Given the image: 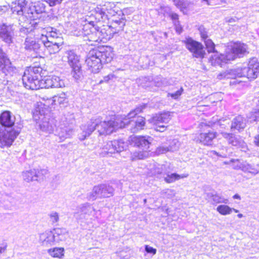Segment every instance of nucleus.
Returning <instances> with one entry per match:
<instances>
[{
  "label": "nucleus",
  "instance_id": "nucleus-49",
  "mask_svg": "<svg viewBox=\"0 0 259 259\" xmlns=\"http://www.w3.org/2000/svg\"><path fill=\"white\" fill-rule=\"evenodd\" d=\"M145 249L147 253H152L153 254H155L156 253V249L148 245H145Z\"/></svg>",
  "mask_w": 259,
  "mask_h": 259
},
{
  "label": "nucleus",
  "instance_id": "nucleus-22",
  "mask_svg": "<svg viewBox=\"0 0 259 259\" xmlns=\"http://www.w3.org/2000/svg\"><path fill=\"white\" fill-rule=\"evenodd\" d=\"M52 232L57 243L65 241L68 237V231L65 228H56Z\"/></svg>",
  "mask_w": 259,
  "mask_h": 259
},
{
  "label": "nucleus",
  "instance_id": "nucleus-33",
  "mask_svg": "<svg viewBox=\"0 0 259 259\" xmlns=\"http://www.w3.org/2000/svg\"><path fill=\"white\" fill-rule=\"evenodd\" d=\"M63 248H54L48 250L49 254L53 257L61 258L64 255Z\"/></svg>",
  "mask_w": 259,
  "mask_h": 259
},
{
  "label": "nucleus",
  "instance_id": "nucleus-42",
  "mask_svg": "<svg viewBox=\"0 0 259 259\" xmlns=\"http://www.w3.org/2000/svg\"><path fill=\"white\" fill-rule=\"evenodd\" d=\"M230 162L232 163L231 166L234 169H241L244 162H242L238 159H232L230 160Z\"/></svg>",
  "mask_w": 259,
  "mask_h": 259
},
{
  "label": "nucleus",
  "instance_id": "nucleus-31",
  "mask_svg": "<svg viewBox=\"0 0 259 259\" xmlns=\"http://www.w3.org/2000/svg\"><path fill=\"white\" fill-rule=\"evenodd\" d=\"M188 176V174H182L180 175L176 173H173L170 175H167L164 177V180L166 183H171L180 179L187 178Z\"/></svg>",
  "mask_w": 259,
  "mask_h": 259
},
{
  "label": "nucleus",
  "instance_id": "nucleus-34",
  "mask_svg": "<svg viewBox=\"0 0 259 259\" xmlns=\"http://www.w3.org/2000/svg\"><path fill=\"white\" fill-rule=\"evenodd\" d=\"M45 8L44 5L40 3H35L33 6L30 7V13L33 14L34 12L36 14H40L45 11Z\"/></svg>",
  "mask_w": 259,
  "mask_h": 259
},
{
  "label": "nucleus",
  "instance_id": "nucleus-16",
  "mask_svg": "<svg viewBox=\"0 0 259 259\" xmlns=\"http://www.w3.org/2000/svg\"><path fill=\"white\" fill-rule=\"evenodd\" d=\"M217 133L213 131L201 133L197 138V142L199 141L204 145H211L213 140L217 137Z\"/></svg>",
  "mask_w": 259,
  "mask_h": 259
},
{
  "label": "nucleus",
  "instance_id": "nucleus-29",
  "mask_svg": "<svg viewBox=\"0 0 259 259\" xmlns=\"http://www.w3.org/2000/svg\"><path fill=\"white\" fill-rule=\"evenodd\" d=\"M42 71V69L40 66H30L27 68L24 71L27 73V75H33L36 78H39L40 79L41 77V73Z\"/></svg>",
  "mask_w": 259,
  "mask_h": 259
},
{
  "label": "nucleus",
  "instance_id": "nucleus-30",
  "mask_svg": "<svg viewBox=\"0 0 259 259\" xmlns=\"http://www.w3.org/2000/svg\"><path fill=\"white\" fill-rule=\"evenodd\" d=\"M10 64L9 59L7 58L6 54L0 49V68L2 70L4 73L6 75L5 71L7 69V67Z\"/></svg>",
  "mask_w": 259,
  "mask_h": 259
},
{
  "label": "nucleus",
  "instance_id": "nucleus-43",
  "mask_svg": "<svg viewBox=\"0 0 259 259\" xmlns=\"http://www.w3.org/2000/svg\"><path fill=\"white\" fill-rule=\"evenodd\" d=\"M248 120L250 122L255 121L259 119V109L254 110L251 112L247 116Z\"/></svg>",
  "mask_w": 259,
  "mask_h": 259
},
{
  "label": "nucleus",
  "instance_id": "nucleus-28",
  "mask_svg": "<svg viewBox=\"0 0 259 259\" xmlns=\"http://www.w3.org/2000/svg\"><path fill=\"white\" fill-rule=\"evenodd\" d=\"M40 240L44 245L52 244L55 242V238L52 231L45 232L40 234Z\"/></svg>",
  "mask_w": 259,
  "mask_h": 259
},
{
  "label": "nucleus",
  "instance_id": "nucleus-35",
  "mask_svg": "<svg viewBox=\"0 0 259 259\" xmlns=\"http://www.w3.org/2000/svg\"><path fill=\"white\" fill-rule=\"evenodd\" d=\"M66 95L65 93H61L58 96H55L50 99L52 104H56L57 103L61 104H63L66 100Z\"/></svg>",
  "mask_w": 259,
  "mask_h": 259
},
{
  "label": "nucleus",
  "instance_id": "nucleus-10",
  "mask_svg": "<svg viewBox=\"0 0 259 259\" xmlns=\"http://www.w3.org/2000/svg\"><path fill=\"white\" fill-rule=\"evenodd\" d=\"M27 73L24 72L22 76V82L26 89L32 90H36L42 88L43 81L39 78L34 77L33 75H27Z\"/></svg>",
  "mask_w": 259,
  "mask_h": 259
},
{
  "label": "nucleus",
  "instance_id": "nucleus-8",
  "mask_svg": "<svg viewBox=\"0 0 259 259\" xmlns=\"http://www.w3.org/2000/svg\"><path fill=\"white\" fill-rule=\"evenodd\" d=\"M65 57L68 59V63L72 69V75L75 79L80 78L81 73V64L79 61V56L72 50L65 52Z\"/></svg>",
  "mask_w": 259,
  "mask_h": 259
},
{
  "label": "nucleus",
  "instance_id": "nucleus-52",
  "mask_svg": "<svg viewBox=\"0 0 259 259\" xmlns=\"http://www.w3.org/2000/svg\"><path fill=\"white\" fill-rule=\"evenodd\" d=\"M155 125H156V127H155V130L156 131H158L160 132H163L164 131H165L166 130V126H165L164 125H160V124H159Z\"/></svg>",
  "mask_w": 259,
  "mask_h": 259
},
{
  "label": "nucleus",
  "instance_id": "nucleus-60",
  "mask_svg": "<svg viewBox=\"0 0 259 259\" xmlns=\"http://www.w3.org/2000/svg\"><path fill=\"white\" fill-rule=\"evenodd\" d=\"M37 172L38 174V178H41L42 177V174L41 173L40 170L36 169Z\"/></svg>",
  "mask_w": 259,
  "mask_h": 259
},
{
  "label": "nucleus",
  "instance_id": "nucleus-3",
  "mask_svg": "<svg viewBox=\"0 0 259 259\" xmlns=\"http://www.w3.org/2000/svg\"><path fill=\"white\" fill-rule=\"evenodd\" d=\"M15 117L8 111L0 115V147H10L20 133V129L15 125Z\"/></svg>",
  "mask_w": 259,
  "mask_h": 259
},
{
  "label": "nucleus",
  "instance_id": "nucleus-26",
  "mask_svg": "<svg viewBox=\"0 0 259 259\" xmlns=\"http://www.w3.org/2000/svg\"><path fill=\"white\" fill-rule=\"evenodd\" d=\"M29 0H18L17 5L12 8L13 13L23 15L26 10Z\"/></svg>",
  "mask_w": 259,
  "mask_h": 259
},
{
  "label": "nucleus",
  "instance_id": "nucleus-4",
  "mask_svg": "<svg viewBox=\"0 0 259 259\" xmlns=\"http://www.w3.org/2000/svg\"><path fill=\"white\" fill-rule=\"evenodd\" d=\"M259 74V62L255 58L250 60L247 67L238 68L234 69L227 70L218 75V78L234 79L230 82L231 84H234L246 82L245 80H240L239 78H243L245 79H253L256 78Z\"/></svg>",
  "mask_w": 259,
  "mask_h": 259
},
{
  "label": "nucleus",
  "instance_id": "nucleus-38",
  "mask_svg": "<svg viewBox=\"0 0 259 259\" xmlns=\"http://www.w3.org/2000/svg\"><path fill=\"white\" fill-rule=\"evenodd\" d=\"M207 197L209 201H212L213 203H218L225 202L223 200V198L216 194L208 193L207 194Z\"/></svg>",
  "mask_w": 259,
  "mask_h": 259
},
{
  "label": "nucleus",
  "instance_id": "nucleus-1",
  "mask_svg": "<svg viewBox=\"0 0 259 259\" xmlns=\"http://www.w3.org/2000/svg\"><path fill=\"white\" fill-rule=\"evenodd\" d=\"M145 107V105L137 107L126 115H124L120 120V123L115 119L103 121L102 118L100 116L94 117L86 124H82L80 126L81 133L78 134V138L80 140H84L87 137L90 136L95 130H98L100 135L105 134L109 135L119 128L125 127L128 125L130 119L141 112Z\"/></svg>",
  "mask_w": 259,
  "mask_h": 259
},
{
  "label": "nucleus",
  "instance_id": "nucleus-17",
  "mask_svg": "<svg viewBox=\"0 0 259 259\" xmlns=\"http://www.w3.org/2000/svg\"><path fill=\"white\" fill-rule=\"evenodd\" d=\"M58 42L49 41L41 42L50 54H54L59 52L60 47L63 44V38H59Z\"/></svg>",
  "mask_w": 259,
  "mask_h": 259
},
{
  "label": "nucleus",
  "instance_id": "nucleus-11",
  "mask_svg": "<svg viewBox=\"0 0 259 259\" xmlns=\"http://www.w3.org/2000/svg\"><path fill=\"white\" fill-rule=\"evenodd\" d=\"M112 4L108 3L104 5L103 8H97L96 11V17L99 20L105 21L106 20H109L110 16H113L116 14V12L112 9Z\"/></svg>",
  "mask_w": 259,
  "mask_h": 259
},
{
  "label": "nucleus",
  "instance_id": "nucleus-37",
  "mask_svg": "<svg viewBox=\"0 0 259 259\" xmlns=\"http://www.w3.org/2000/svg\"><path fill=\"white\" fill-rule=\"evenodd\" d=\"M115 152L113 141L107 142L103 148V153L105 154H112Z\"/></svg>",
  "mask_w": 259,
  "mask_h": 259
},
{
  "label": "nucleus",
  "instance_id": "nucleus-21",
  "mask_svg": "<svg viewBox=\"0 0 259 259\" xmlns=\"http://www.w3.org/2000/svg\"><path fill=\"white\" fill-rule=\"evenodd\" d=\"M246 119L243 116L238 115L232 120L231 129L232 131L234 130L240 131L246 127Z\"/></svg>",
  "mask_w": 259,
  "mask_h": 259
},
{
  "label": "nucleus",
  "instance_id": "nucleus-39",
  "mask_svg": "<svg viewBox=\"0 0 259 259\" xmlns=\"http://www.w3.org/2000/svg\"><path fill=\"white\" fill-rule=\"evenodd\" d=\"M217 210L222 215L230 214L232 211V208L226 205H220L217 208Z\"/></svg>",
  "mask_w": 259,
  "mask_h": 259
},
{
  "label": "nucleus",
  "instance_id": "nucleus-41",
  "mask_svg": "<svg viewBox=\"0 0 259 259\" xmlns=\"http://www.w3.org/2000/svg\"><path fill=\"white\" fill-rule=\"evenodd\" d=\"M204 42L208 53L213 52L215 53V54H218L219 55H220L218 53L215 52V45L211 39H207L205 40ZM214 55H215V54Z\"/></svg>",
  "mask_w": 259,
  "mask_h": 259
},
{
  "label": "nucleus",
  "instance_id": "nucleus-23",
  "mask_svg": "<svg viewBox=\"0 0 259 259\" xmlns=\"http://www.w3.org/2000/svg\"><path fill=\"white\" fill-rule=\"evenodd\" d=\"M171 117L169 112H164L156 114L154 116L151 122L154 125H158L160 123H167L170 120Z\"/></svg>",
  "mask_w": 259,
  "mask_h": 259
},
{
  "label": "nucleus",
  "instance_id": "nucleus-53",
  "mask_svg": "<svg viewBox=\"0 0 259 259\" xmlns=\"http://www.w3.org/2000/svg\"><path fill=\"white\" fill-rule=\"evenodd\" d=\"M174 4L177 7H183L184 6V0H172Z\"/></svg>",
  "mask_w": 259,
  "mask_h": 259
},
{
  "label": "nucleus",
  "instance_id": "nucleus-56",
  "mask_svg": "<svg viewBox=\"0 0 259 259\" xmlns=\"http://www.w3.org/2000/svg\"><path fill=\"white\" fill-rule=\"evenodd\" d=\"M233 134L231 133H227L226 132H221V135L222 136L226 139L229 141L230 138L231 137Z\"/></svg>",
  "mask_w": 259,
  "mask_h": 259
},
{
  "label": "nucleus",
  "instance_id": "nucleus-14",
  "mask_svg": "<svg viewBox=\"0 0 259 259\" xmlns=\"http://www.w3.org/2000/svg\"><path fill=\"white\" fill-rule=\"evenodd\" d=\"M42 81H43L42 88H63L65 85L63 80L59 76L55 75L49 76L46 79H42Z\"/></svg>",
  "mask_w": 259,
  "mask_h": 259
},
{
  "label": "nucleus",
  "instance_id": "nucleus-44",
  "mask_svg": "<svg viewBox=\"0 0 259 259\" xmlns=\"http://www.w3.org/2000/svg\"><path fill=\"white\" fill-rule=\"evenodd\" d=\"M154 82L155 83V86L158 87L164 86L166 84L165 79H163L160 76L155 78Z\"/></svg>",
  "mask_w": 259,
  "mask_h": 259
},
{
  "label": "nucleus",
  "instance_id": "nucleus-32",
  "mask_svg": "<svg viewBox=\"0 0 259 259\" xmlns=\"http://www.w3.org/2000/svg\"><path fill=\"white\" fill-rule=\"evenodd\" d=\"M113 142L116 152H120L127 147V143L123 140H114Z\"/></svg>",
  "mask_w": 259,
  "mask_h": 259
},
{
  "label": "nucleus",
  "instance_id": "nucleus-54",
  "mask_svg": "<svg viewBox=\"0 0 259 259\" xmlns=\"http://www.w3.org/2000/svg\"><path fill=\"white\" fill-rule=\"evenodd\" d=\"M33 47H32V50L34 52L37 53L39 48H40V44L38 42H36L35 41L33 42Z\"/></svg>",
  "mask_w": 259,
  "mask_h": 259
},
{
  "label": "nucleus",
  "instance_id": "nucleus-6",
  "mask_svg": "<svg viewBox=\"0 0 259 259\" xmlns=\"http://www.w3.org/2000/svg\"><path fill=\"white\" fill-rule=\"evenodd\" d=\"M248 53L247 46L243 43L234 44L226 50L225 54H216L211 56L210 61L213 65H221L223 62L227 63L228 61H232L236 58H241Z\"/></svg>",
  "mask_w": 259,
  "mask_h": 259
},
{
  "label": "nucleus",
  "instance_id": "nucleus-2",
  "mask_svg": "<svg viewBox=\"0 0 259 259\" xmlns=\"http://www.w3.org/2000/svg\"><path fill=\"white\" fill-rule=\"evenodd\" d=\"M75 34L81 37L84 41L93 42H104L113 37V32L109 25L100 26L93 21L86 23Z\"/></svg>",
  "mask_w": 259,
  "mask_h": 259
},
{
  "label": "nucleus",
  "instance_id": "nucleus-55",
  "mask_svg": "<svg viewBox=\"0 0 259 259\" xmlns=\"http://www.w3.org/2000/svg\"><path fill=\"white\" fill-rule=\"evenodd\" d=\"M200 35L201 38L205 41L207 39V35L206 32L204 30H202L201 28L200 29Z\"/></svg>",
  "mask_w": 259,
  "mask_h": 259
},
{
  "label": "nucleus",
  "instance_id": "nucleus-24",
  "mask_svg": "<svg viewBox=\"0 0 259 259\" xmlns=\"http://www.w3.org/2000/svg\"><path fill=\"white\" fill-rule=\"evenodd\" d=\"M93 207L88 204H83L79 206L77 211L74 212V216L77 219H82L85 218V215L91 212Z\"/></svg>",
  "mask_w": 259,
  "mask_h": 259
},
{
  "label": "nucleus",
  "instance_id": "nucleus-27",
  "mask_svg": "<svg viewBox=\"0 0 259 259\" xmlns=\"http://www.w3.org/2000/svg\"><path fill=\"white\" fill-rule=\"evenodd\" d=\"M23 179L24 181L29 182L33 181H37L38 179V174L36 169H30L23 172Z\"/></svg>",
  "mask_w": 259,
  "mask_h": 259
},
{
  "label": "nucleus",
  "instance_id": "nucleus-7",
  "mask_svg": "<svg viewBox=\"0 0 259 259\" xmlns=\"http://www.w3.org/2000/svg\"><path fill=\"white\" fill-rule=\"evenodd\" d=\"M114 191L113 188L109 185L101 184L95 186L88 194L87 198L92 201L97 198H108L113 196Z\"/></svg>",
  "mask_w": 259,
  "mask_h": 259
},
{
  "label": "nucleus",
  "instance_id": "nucleus-58",
  "mask_svg": "<svg viewBox=\"0 0 259 259\" xmlns=\"http://www.w3.org/2000/svg\"><path fill=\"white\" fill-rule=\"evenodd\" d=\"M6 248H7L6 245L3 247H0V253L4 252L6 250Z\"/></svg>",
  "mask_w": 259,
  "mask_h": 259
},
{
  "label": "nucleus",
  "instance_id": "nucleus-12",
  "mask_svg": "<svg viewBox=\"0 0 259 259\" xmlns=\"http://www.w3.org/2000/svg\"><path fill=\"white\" fill-rule=\"evenodd\" d=\"M73 133L74 131L71 126L61 124L56 128L55 135L58 138L56 140L61 142L66 139L70 138Z\"/></svg>",
  "mask_w": 259,
  "mask_h": 259
},
{
  "label": "nucleus",
  "instance_id": "nucleus-48",
  "mask_svg": "<svg viewBox=\"0 0 259 259\" xmlns=\"http://www.w3.org/2000/svg\"><path fill=\"white\" fill-rule=\"evenodd\" d=\"M115 76L113 74H109L103 77V79L100 81V83L107 82L109 80L115 78Z\"/></svg>",
  "mask_w": 259,
  "mask_h": 259
},
{
  "label": "nucleus",
  "instance_id": "nucleus-15",
  "mask_svg": "<svg viewBox=\"0 0 259 259\" xmlns=\"http://www.w3.org/2000/svg\"><path fill=\"white\" fill-rule=\"evenodd\" d=\"M14 35V29L13 26L7 25L3 24L0 27V37L5 42L10 44L12 41Z\"/></svg>",
  "mask_w": 259,
  "mask_h": 259
},
{
  "label": "nucleus",
  "instance_id": "nucleus-45",
  "mask_svg": "<svg viewBox=\"0 0 259 259\" xmlns=\"http://www.w3.org/2000/svg\"><path fill=\"white\" fill-rule=\"evenodd\" d=\"M34 40L31 38H26L25 41V48L26 50L31 51L32 47H33V42H34Z\"/></svg>",
  "mask_w": 259,
  "mask_h": 259
},
{
  "label": "nucleus",
  "instance_id": "nucleus-57",
  "mask_svg": "<svg viewBox=\"0 0 259 259\" xmlns=\"http://www.w3.org/2000/svg\"><path fill=\"white\" fill-rule=\"evenodd\" d=\"M254 143L256 146L259 147V135L255 136L254 139Z\"/></svg>",
  "mask_w": 259,
  "mask_h": 259
},
{
  "label": "nucleus",
  "instance_id": "nucleus-46",
  "mask_svg": "<svg viewBox=\"0 0 259 259\" xmlns=\"http://www.w3.org/2000/svg\"><path fill=\"white\" fill-rule=\"evenodd\" d=\"M50 221L53 224L57 223L59 220V214L57 212L52 211L49 214Z\"/></svg>",
  "mask_w": 259,
  "mask_h": 259
},
{
  "label": "nucleus",
  "instance_id": "nucleus-47",
  "mask_svg": "<svg viewBox=\"0 0 259 259\" xmlns=\"http://www.w3.org/2000/svg\"><path fill=\"white\" fill-rule=\"evenodd\" d=\"M183 92V89L182 88H181L179 90H178L175 93H168L167 96L171 97L172 98L174 99H177L182 95Z\"/></svg>",
  "mask_w": 259,
  "mask_h": 259
},
{
  "label": "nucleus",
  "instance_id": "nucleus-59",
  "mask_svg": "<svg viewBox=\"0 0 259 259\" xmlns=\"http://www.w3.org/2000/svg\"><path fill=\"white\" fill-rule=\"evenodd\" d=\"M40 171L42 176L47 175L48 173V170L45 169H40Z\"/></svg>",
  "mask_w": 259,
  "mask_h": 259
},
{
  "label": "nucleus",
  "instance_id": "nucleus-36",
  "mask_svg": "<svg viewBox=\"0 0 259 259\" xmlns=\"http://www.w3.org/2000/svg\"><path fill=\"white\" fill-rule=\"evenodd\" d=\"M242 170L244 172H248L254 175L258 173L259 170L257 168H255L253 165H252L246 162L244 163Z\"/></svg>",
  "mask_w": 259,
  "mask_h": 259
},
{
  "label": "nucleus",
  "instance_id": "nucleus-61",
  "mask_svg": "<svg viewBox=\"0 0 259 259\" xmlns=\"http://www.w3.org/2000/svg\"><path fill=\"white\" fill-rule=\"evenodd\" d=\"M233 197L234 199H237L239 200L241 199L240 196L237 194L234 195Z\"/></svg>",
  "mask_w": 259,
  "mask_h": 259
},
{
  "label": "nucleus",
  "instance_id": "nucleus-40",
  "mask_svg": "<svg viewBox=\"0 0 259 259\" xmlns=\"http://www.w3.org/2000/svg\"><path fill=\"white\" fill-rule=\"evenodd\" d=\"M228 142L229 144L232 145L234 146L243 147L244 145V143L243 141L235 137L233 134H232Z\"/></svg>",
  "mask_w": 259,
  "mask_h": 259
},
{
  "label": "nucleus",
  "instance_id": "nucleus-50",
  "mask_svg": "<svg viewBox=\"0 0 259 259\" xmlns=\"http://www.w3.org/2000/svg\"><path fill=\"white\" fill-rule=\"evenodd\" d=\"M169 149L167 147H160L157 149L156 152L158 154H163L165 153L166 152L168 151Z\"/></svg>",
  "mask_w": 259,
  "mask_h": 259
},
{
  "label": "nucleus",
  "instance_id": "nucleus-13",
  "mask_svg": "<svg viewBox=\"0 0 259 259\" xmlns=\"http://www.w3.org/2000/svg\"><path fill=\"white\" fill-rule=\"evenodd\" d=\"M152 141V138L149 136L131 137L132 144L144 151H147L149 149Z\"/></svg>",
  "mask_w": 259,
  "mask_h": 259
},
{
  "label": "nucleus",
  "instance_id": "nucleus-62",
  "mask_svg": "<svg viewBox=\"0 0 259 259\" xmlns=\"http://www.w3.org/2000/svg\"><path fill=\"white\" fill-rule=\"evenodd\" d=\"M177 26V25H176ZM176 31L179 33H180L181 32V28H179L178 27L176 26Z\"/></svg>",
  "mask_w": 259,
  "mask_h": 259
},
{
  "label": "nucleus",
  "instance_id": "nucleus-64",
  "mask_svg": "<svg viewBox=\"0 0 259 259\" xmlns=\"http://www.w3.org/2000/svg\"><path fill=\"white\" fill-rule=\"evenodd\" d=\"M220 126H221L222 128H226V127H227V126H228L227 125H225V124H223V123H220Z\"/></svg>",
  "mask_w": 259,
  "mask_h": 259
},
{
  "label": "nucleus",
  "instance_id": "nucleus-5",
  "mask_svg": "<svg viewBox=\"0 0 259 259\" xmlns=\"http://www.w3.org/2000/svg\"><path fill=\"white\" fill-rule=\"evenodd\" d=\"M113 55L112 49L110 47H102L91 50L85 60L88 70L94 73H98L102 68L103 64L112 61Z\"/></svg>",
  "mask_w": 259,
  "mask_h": 259
},
{
  "label": "nucleus",
  "instance_id": "nucleus-25",
  "mask_svg": "<svg viewBox=\"0 0 259 259\" xmlns=\"http://www.w3.org/2000/svg\"><path fill=\"white\" fill-rule=\"evenodd\" d=\"M124 26V20L119 18L118 19H112L110 25H109L111 28V32H113V35L122 30Z\"/></svg>",
  "mask_w": 259,
  "mask_h": 259
},
{
  "label": "nucleus",
  "instance_id": "nucleus-19",
  "mask_svg": "<svg viewBox=\"0 0 259 259\" xmlns=\"http://www.w3.org/2000/svg\"><path fill=\"white\" fill-rule=\"evenodd\" d=\"M145 118L141 116L138 117L135 120L129 121V124L131 125L130 130L132 133H135L144 129L145 126Z\"/></svg>",
  "mask_w": 259,
  "mask_h": 259
},
{
  "label": "nucleus",
  "instance_id": "nucleus-63",
  "mask_svg": "<svg viewBox=\"0 0 259 259\" xmlns=\"http://www.w3.org/2000/svg\"><path fill=\"white\" fill-rule=\"evenodd\" d=\"M212 152L214 154H215L217 155V156H221V157H223V156L220 155L217 152L215 151H212Z\"/></svg>",
  "mask_w": 259,
  "mask_h": 259
},
{
  "label": "nucleus",
  "instance_id": "nucleus-51",
  "mask_svg": "<svg viewBox=\"0 0 259 259\" xmlns=\"http://www.w3.org/2000/svg\"><path fill=\"white\" fill-rule=\"evenodd\" d=\"M169 16L173 21H176L175 22V25H177V23H179V21H178L179 16L178 14L171 12L169 13Z\"/></svg>",
  "mask_w": 259,
  "mask_h": 259
},
{
  "label": "nucleus",
  "instance_id": "nucleus-9",
  "mask_svg": "<svg viewBox=\"0 0 259 259\" xmlns=\"http://www.w3.org/2000/svg\"><path fill=\"white\" fill-rule=\"evenodd\" d=\"M183 42L186 48L192 54L194 57L203 58L205 54L203 45L191 38H187Z\"/></svg>",
  "mask_w": 259,
  "mask_h": 259
},
{
  "label": "nucleus",
  "instance_id": "nucleus-18",
  "mask_svg": "<svg viewBox=\"0 0 259 259\" xmlns=\"http://www.w3.org/2000/svg\"><path fill=\"white\" fill-rule=\"evenodd\" d=\"M56 29L53 28H48L46 34H42L40 38L41 42L53 41L58 42L59 38H63L56 31Z\"/></svg>",
  "mask_w": 259,
  "mask_h": 259
},
{
  "label": "nucleus",
  "instance_id": "nucleus-20",
  "mask_svg": "<svg viewBox=\"0 0 259 259\" xmlns=\"http://www.w3.org/2000/svg\"><path fill=\"white\" fill-rule=\"evenodd\" d=\"M39 118L42 120L41 123L39 124V127L42 131L48 133H51L53 132L55 127L54 121L53 119H50L47 118V117L44 115V117L41 118L40 117Z\"/></svg>",
  "mask_w": 259,
  "mask_h": 259
}]
</instances>
